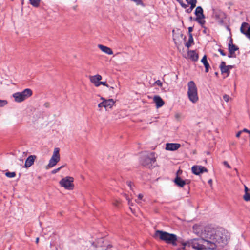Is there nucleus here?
Listing matches in <instances>:
<instances>
[{
    "mask_svg": "<svg viewBox=\"0 0 250 250\" xmlns=\"http://www.w3.org/2000/svg\"><path fill=\"white\" fill-rule=\"evenodd\" d=\"M192 231L201 238L223 244H227L230 238L229 233L224 228L211 225L205 226L202 223L194 224Z\"/></svg>",
    "mask_w": 250,
    "mask_h": 250,
    "instance_id": "nucleus-1",
    "label": "nucleus"
},
{
    "mask_svg": "<svg viewBox=\"0 0 250 250\" xmlns=\"http://www.w3.org/2000/svg\"><path fill=\"white\" fill-rule=\"evenodd\" d=\"M179 247L177 250H214L217 247H223L227 244L218 243L204 238H194L188 240L180 239L178 241Z\"/></svg>",
    "mask_w": 250,
    "mask_h": 250,
    "instance_id": "nucleus-2",
    "label": "nucleus"
},
{
    "mask_svg": "<svg viewBox=\"0 0 250 250\" xmlns=\"http://www.w3.org/2000/svg\"><path fill=\"white\" fill-rule=\"evenodd\" d=\"M152 236L156 240L164 241L167 244H170L174 246H177V242L181 239H178L177 236L174 234L159 230H156ZM178 243L179 244V243Z\"/></svg>",
    "mask_w": 250,
    "mask_h": 250,
    "instance_id": "nucleus-3",
    "label": "nucleus"
},
{
    "mask_svg": "<svg viewBox=\"0 0 250 250\" xmlns=\"http://www.w3.org/2000/svg\"><path fill=\"white\" fill-rule=\"evenodd\" d=\"M187 95L189 101L193 104H195L199 101L197 87L193 81L188 83Z\"/></svg>",
    "mask_w": 250,
    "mask_h": 250,
    "instance_id": "nucleus-4",
    "label": "nucleus"
},
{
    "mask_svg": "<svg viewBox=\"0 0 250 250\" xmlns=\"http://www.w3.org/2000/svg\"><path fill=\"white\" fill-rule=\"evenodd\" d=\"M32 95V91L29 88L24 89L21 92H17L13 94L14 101L17 103H21L30 97Z\"/></svg>",
    "mask_w": 250,
    "mask_h": 250,
    "instance_id": "nucleus-5",
    "label": "nucleus"
},
{
    "mask_svg": "<svg viewBox=\"0 0 250 250\" xmlns=\"http://www.w3.org/2000/svg\"><path fill=\"white\" fill-rule=\"evenodd\" d=\"M60 149L56 147L54 149L53 155L51 157L48 164L46 166V168H52L56 165L57 163L60 160V155L59 153Z\"/></svg>",
    "mask_w": 250,
    "mask_h": 250,
    "instance_id": "nucleus-6",
    "label": "nucleus"
},
{
    "mask_svg": "<svg viewBox=\"0 0 250 250\" xmlns=\"http://www.w3.org/2000/svg\"><path fill=\"white\" fill-rule=\"evenodd\" d=\"M101 100L102 101L98 104L100 111L101 110L103 107H104L106 111L111 109L115 103V102L112 99H106L104 98L101 97Z\"/></svg>",
    "mask_w": 250,
    "mask_h": 250,
    "instance_id": "nucleus-7",
    "label": "nucleus"
},
{
    "mask_svg": "<svg viewBox=\"0 0 250 250\" xmlns=\"http://www.w3.org/2000/svg\"><path fill=\"white\" fill-rule=\"evenodd\" d=\"M74 178L71 176H66L61 179L59 184L62 187L67 190H72L74 188Z\"/></svg>",
    "mask_w": 250,
    "mask_h": 250,
    "instance_id": "nucleus-8",
    "label": "nucleus"
},
{
    "mask_svg": "<svg viewBox=\"0 0 250 250\" xmlns=\"http://www.w3.org/2000/svg\"><path fill=\"white\" fill-rule=\"evenodd\" d=\"M195 14L196 16L195 20L200 24L202 27H204L206 21L205 20V16L203 14V10L201 6H198L196 8Z\"/></svg>",
    "mask_w": 250,
    "mask_h": 250,
    "instance_id": "nucleus-9",
    "label": "nucleus"
},
{
    "mask_svg": "<svg viewBox=\"0 0 250 250\" xmlns=\"http://www.w3.org/2000/svg\"><path fill=\"white\" fill-rule=\"evenodd\" d=\"M192 172L196 175H199L203 172H208V169L203 166L195 165L191 167Z\"/></svg>",
    "mask_w": 250,
    "mask_h": 250,
    "instance_id": "nucleus-10",
    "label": "nucleus"
},
{
    "mask_svg": "<svg viewBox=\"0 0 250 250\" xmlns=\"http://www.w3.org/2000/svg\"><path fill=\"white\" fill-rule=\"evenodd\" d=\"M155 161L156 159L152 153H151L145 158V160L142 162V163L144 166L150 167L152 166Z\"/></svg>",
    "mask_w": 250,
    "mask_h": 250,
    "instance_id": "nucleus-11",
    "label": "nucleus"
},
{
    "mask_svg": "<svg viewBox=\"0 0 250 250\" xmlns=\"http://www.w3.org/2000/svg\"><path fill=\"white\" fill-rule=\"evenodd\" d=\"M240 31L250 40V26L248 23L246 22L242 23L240 28Z\"/></svg>",
    "mask_w": 250,
    "mask_h": 250,
    "instance_id": "nucleus-12",
    "label": "nucleus"
},
{
    "mask_svg": "<svg viewBox=\"0 0 250 250\" xmlns=\"http://www.w3.org/2000/svg\"><path fill=\"white\" fill-rule=\"evenodd\" d=\"M102 76L100 75L97 74L94 76L90 77V82L94 84L96 87L99 86V83L102 80Z\"/></svg>",
    "mask_w": 250,
    "mask_h": 250,
    "instance_id": "nucleus-13",
    "label": "nucleus"
},
{
    "mask_svg": "<svg viewBox=\"0 0 250 250\" xmlns=\"http://www.w3.org/2000/svg\"><path fill=\"white\" fill-rule=\"evenodd\" d=\"M229 54L228 55L229 58H235L236 57L235 52L238 50L239 48L235 45L228 46Z\"/></svg>",
    "mask_w": 250,
    "mask_h": 250,
    "instance_id": "nucleus-14",
    "label": "nucleus"
},
{
    "mask_svg": "<svg viewBox=\"0 0 250 250\" xmlns=\"http://www.w3.org/2000/svg\"><path fill=\"white\" fill-rule=\"evenodd\" d=\"M181 146V145L178 143H167L166 149L167 150L174 151L177 150Z\"/></svg>",
    "mask_w": 250,
    "mask_h": 250,
    "instance_id": "nucleus-15",
    "label": "nucleus"
},
{
    "mask_svg": "<svg viewBox=\"0 0 250 250\" xmlns=\"http://www.w3.org/2000/svg\"><path fill=\"white\" fill-rule=\"evenodd\" d=\"M36 158V156L35 155L29 156L25 161L24 165L25 167L28 168L30 167L32 165H33Z\"/></svg>",
    "mask_w": 250,
    "mask_h": 250,
    "instance_id": "nucleus-16",
    "label": "nucleus"
},
{
    "mask_svg": "<svg viewBox=\"0 0 250 250\" xmlns=\"http://www.w3.org/2000/svg\"><path fill=\"white\" fill-rule=\"evenodd\" d=\"M188 58L192 61H197L198 60V55L194 50H188Z\"/></svg>",
    "mask_w": 250,
    "mask_h": 250,
    "instance_id": "nucleus-17",
    "label": "nucleus"
},
{
    "mask_svg": "<svg viewBox=\"0 0 250 250\" xmlns=\"http://www.w3.org/2000/svg\"><path fill=\"white\" fill-rule=\"evenodd\" d=\"M153 101L156 104L157 108L162 107L164 104V102L159 96H155L153 98Z\"/></svg>",
    "mask_w": 250,
    "mask_h": 250,
    "instance_id": "nucleus-18",
    "label": "nucleus"
},
{
    "mask_svg": "<svg viewBox=\"0 0 250 250\" xmlns=\"http://www.w3.org/2000/svg\"><path fill=\"white\" fill-rule=\"evenodd\" d=\"M98 47L102 52L107 54L112 55L113 54V52L112 49L107 46H104L102 44H98Z\"/></svg>",
    "mask_w": 250,
    "mask_h": 250,
    "instance_id": "nucleus-19",
    "label": "nucleus"
},
{
    "mask_svg": "<svg viewBox=\"0 0 250 250\" xmlns=\"http://www.w3.org/2000/svg\"><path fill=\"white\" fill-rule=\"evenodd\" d=\"M220 68L222 74H226V77L228 76L230 71L229 69V66H226L224 62H222L220 65Z\"/></svg>",
    "mask_w": 250,
    "mask_h": 250,
    "instance_id": "nucleus-20",
    "label": "nucleus"
},
{
    "mask_svg": "<svg viewBox=\"0 0 250 250\" xmlns=\"http://www.w3.org/2000/svg\"><path fill=\"white\" fill-rule=\"evenodd\" d=\"M174 182L179 187H183L186 184V181L182 179L180 177L177 176L174 180Z\"/></svg>",
    "mask_w": 250,
    "mask_h": 250,
    "instance_id": "nucleus-21",
    "label": "nucleus"
},
{
    "mask_svg": "<svg viewBox=\"0 0 250 250\" xmlns=\"http://www.w3.org/2000/svg\"><path fill=\"white\" fill-rule=\"evenodd\" d=\"M216 19L217 21L220 23L223 24L224 22V19L225 18V15L223 12H220L218 14L215 15Z\"/></svg>",
    "mask_w": 250,
    "mask_h": 250,
    "instance_id": "nucleus-22",
    "label": "nucleus"
},
{
    "mask_svg": "<svg viewBox=\"0 0 250 250\" xmlns=\"http://www.w3.org/2000/svg\"><path fill=\"white\" fill-rule=\"evenodd\" d=\"M201 62L204 64L205 67L206 72H208L209 68V64L207 61V58L206 55H205L201 59Z\"/></svg>",
    "mask_w": 250,
    "mask_h": 250,
    "instance_id": "nucleus-23",
    "label": "nucleus"
},
{
    "mask_svg": "<svg viewBox=\"0 0 250 250\" xmlns=\"http://www.w3.org/2000/svg\"><path fill=\"white\" fill-rule=\"evenodd\" d=\"M193 42V38L192 37V35H190V36H189L188 41V42L186 43L185 45L188 48H189L192 43Z\"/></svg>",
    "mask_w": 250,
    "mask_h": 250,
    "instance_id": "nucleus-24",
    "label": "nucleus"
},
{
    "mask_svg": "<svg viewBox=\"0 0 250 250\" xmlns=\"http://www.w3.org/2000/svg\"><path fill=\"white\" fill-rule=\"evenodd\" d=\"M30 1V4L34 6V7H38L39 6L40 3V0H29Z\"/></svg>",
    "mask_w": 250,
    "mask_h": 250,
    "instance_id": "nucleus-25",
    "label": "nucleus"
},
{
    "mask_svg": "<svg viewBox=\"0 0 250 250\" xmlns=\"http://www.w3.org/2000/svg\"><path fill=\"white\" fill-rule=\"evenodd\" d=\"M186 1L189 4H190L191 9H193L196 6V0H186Z\"/></svg>",
    "mask_w": 250,
    "mask_h": 250,
    "instance_id": "nucleus-26",
    "label": "nucleus"
},
{
    "mask_svg": "<svg viewBox=\"0 0 250 250\" xmlns=\"http://www.w3.org/2000/svg\"><path fill=\"white\" fill-rule=\"evenodd\" d=\"M5 175L8 178H13L15 177L16 173L15 172H7Z\"/></svg>",
    "mask_w": 250,
    "mask_h": 250,
    "instance_id": "nucleus-27",
    "label": "nucleus"
},
{
    "mask_svg": "<svg viewBox=\"0 0 250 250\" xmlns=\"http://www.w3.org/2000/svg\"><path fill=\"white\" fill-rule=\"evenodd\" d=\"M243 198L246 201H250V194L249 193H245Z\"/></svg>",
    "mask_w": 250,
    "mask_h": 250,
    "instance_id": "nucleus-28",
    "label": "nucleus"
},
{
    "mask_svg": "<svg viewBox=\"0 0 250 250\" xmlns=\"http://www.w3.org/2000/svg\"><path fill=\"white\" fill-rule=\"evenodd\" d=\"M8 102L5 100H0V107H3L7 104Z\"/></svg>",
    "mask_w": 250,
    "mask_h": 250,
    "instance_id": "nucleus-29",
    "label": "nucleus"
},
{
    "mask_svg": "<svg viewBox=\"0 0 250 250\" xmlns=\"http://www.w3.org/2000/svg\"><path fill=\"white\" fill-rule=\"evenodd\" d=\"M64 167H65V165H63V166H62L60 167L55 169H54L52 171V174H55V173L58 172V171H59L62 168Z\"/></svg>",
    "mask_w": 250,
    "mask_h": 250,
    "instance_id": "nucleus-30",
    "label": "nucleus"
},
{
    "mask_svg": "<svg viewBox=\"0 0 250 250\" xmlns=\"http://www.w3.org/2000/svg\"><path fill=\"white\" fill-rule=\"evenodd\" d=\"M131 1L135 2L137 5H143V3L141 0H131Z\"/></svg>",
    "mask_w": 250,
    "mask_h": 250,
    "instance_id": "nucleus-31",
    "label": "nucleus"
},
{
    "mask_svg": "<svg viewBox=\"0 0 250 250\" xmlns=\"http://www.w3.org/2000/svg\"><path fill=\"white\" fill-rule=\"evenodd\" d=\"M223 99L226 102H229V99H230V97L228 95H227V94H225L223 95Z\"/></svg>",
    "mask_w": 250,
    "mask_h": 250,
    "instance_id": "nucleus-32",
    "label": "nucleus"
},
{
    "mask_svg": "<svg viewBox=\"0 0 250 250\" xmlns=\"http://www.w3.org/2000/svg\"><path fill=\"white\" fill-rule=\"evenodd\" d=\"M100 85H103L104 86H106L107 87H109V85L107 84H106V83L105 82H101V81H100V83H99V86Z\"/></svg>",
    "mask_w": 250,
    "mask_h": 250,
    "instance_id": "nucleus-33",
    "label": "nucleus"
},
{
    "mask_svg": "<svg viewBox=\"0 0 250 250\" xmlns=\"http://www.w3.org/2000/svg\"><path fill=\"white\" fill-rule=\"evenodd\" d=\"M223 164L224 166H225L228 168H231L230 166L228 164V163L227 161H224Z\"/></svg>",
    "mask_w": 250,
    "mask_h": 250,
    "instance_id": "nucleus-34",
    "label": "nucleus"
},
{
    "mask_svg": "<svg viewBox=\"0 0 250 250\" xmlns=\"http://www.w3.org/2000/svg\"><path fill=\"white\" fill-rule=\"evenodd\" d=\"M126 199L128 200V205H129L130 209L132 211V209L131 207V206H132L133 205L132 203L131 202L130 200L129 199H128L127 197H126Z\"/></svg>",
    "mask_w": 250,
    "mask_h": 250,
    "instance_id": "nucleus-35",
    "label": "nucleus"
},
{
    "mask_svg": "<svg viewBox=\"0 0 250 250\" xmlns=\"http://www.w3.org/2000/svg\"><path fill=\"white\" fill-rule=\"evenodd\" d=\"M193 28L192 27H189L188 28L189 36H190V35H192L191 32L193 31Z\"/></svg>",
    "mask_w": 250,
    "mask_h": 250,
    "instance_id": "nucleus-36",
    "label": "nucleus"
},
{
    "mask_svg": "<svg viewBox=\"0 0 250 250\" xmlns=\"http://www.w3.org/2000/svg\"><path fill=\"white\" fill-rule=\"evenodd\" d=\"M155 83H156L157 85H158V86H162V83L161 82V81H160V80H157V81H156L155 82Z\"/></svg>",
    "mask_w": 250,
    "mask_h": 250,
    "instance_id": "nucleus-37",
    "label": "nucleus"
},
{
    "mask_svg": "<svg viewBox=\"0 0 250 250\" xmlns=\"http://www.w3.org/2000/svg\"><path fill=\"white\" fill-rule=\"evenodd\" d=\"M218 51V52H219L220 53V54H221L222 56H226V53L224 52V51L222 49H219Z\"/></svg>",
    "mask_w": 250,
    "mask_h": 250,
    "instance_id": "nucleus-38",
    "label": "nucleus"
},
{
    "mask_svg": "<svg viewBox=\"0 0 250 250\" xmlns=\"http://www.w3.org/2000/svg\"><path fill=\"white\" fill-rule=\"evenodd\" d=\"M234 45V44H233L232 39L231 38H230V40L229 42L228 46H231V45Z\"/></svg>",
    "mask_w": 250,
    "mask_h": 250,
    "instance_id": "nucleus-39",
    "label": "nucleus"
},
{
    "mask_svg": "<svg viewBox=\"0 0 250 250\" xmlns=\"http://www.w3.org/2000/svg\"><path fill=\"white\" fill-rule=\"evenodd\" d=\"M127 185L128 186L130 187V189H132V183H131V182H129L127 183Z\"/></svg>",
    "mask_w": 250,
    "mask_h": 250,
    "instance_id": "nucleus-40",
    "label": "nucleus"
},
{
    "mask_svg": "<svg viewBox=\"0 0 250 250\" xmlns=\"http://www.w3.org/2000/svg\"><path fill=\"white\" fill-rule=\"evenodd\" d=\"M242 131H239L236 135V136L237 137H239L241 133H242Z\"/></svg>",
    "mask_w": 250,
    "mask_h": 250,
    "instance_id": "nucleus-41",
    "label": "nucleus"
},
{
    "mask_svg": "<svg viewBox=\"0 0 250 250\" xmlns=\"http://www.w3.org/2000/svg\"><path fill=\"white\" fill-rule=\"evenodd\" d=\"M138 197L139 199L141 200L143 197V195L142 194H140L138 195Z\"/></svg>",
    "mask_w": 250,
    "mask_h": 250,
    "instance_id": "nucleus-42",
    "label": "nucleus"
},
{
    "mask_svg": "<svg viewBox=\"0 0 250 250\" xmlns=\"http://www.w3.org/2000/svg\"><path fill=\"white\" fill-rule=\"evenodd\" d=\"M245 193H248V188L246 186H245Z\"/></svg>",
    "mask_w": 250,
    "mask_h": 250,
    "instance_id": "nucleus-43",
    "label": "nucleus"
},
{
    "mask_svg": "<svg viewBox=\"0 0 250 250\" xmlns=\"http://www.w3.org/2000/svg\"><path fill=\"white\" fill-rule=\"evenodd\" d=\"M192 10H193V9H191V6H190V7L189 9H187V12H188V13H190V12H191V11H192Z\"/></svg>",
    "mask_w": 250,
    "mask_h": 250,
    "instance_id": "nucleus-44",
    "label": "nucleus"
},
{
    "mask_svg": "<svg viewBox=\"0 0 250 250\" xmlns=\"http://www.w3.org/2000/svg\"><path fill=\"white\" fill-rule=\"evenodd\" d=\"M179 3L181 4V5H182V7H184V8H186V7L187 5H186V4H183V3L181 2V1L180 2H179Z\"/></svg>",
    "mask_w": 250,
    "mask_h": 250,
    "instance_id": "nucleus-45",
    "label": "nucleus"
},
{
    "mask_svg": "<svg viewBox=\"0 0 250 250\" xmlns=\"http://www.w3.org/2000/svg\"><path fill=\"white\" fill-rule=\"evenodd\" d=\"M208 183L210 185V186H211L212 183V180L209 179L208 181Z\"/></svg>",
    "mask_w": 250,
    "mask_h": 250,
    "instance_id": "nucleus-46",
    "label": "nucleus"
},
{
    "mask_svg": "<svg viewBox=\"0 0 250 250\" xmlns=\"http://www.w3.org/2000/svg\"><path fill=\"white\" fill-rule=\"evenodd\" d=\"M99 243H103V239L102 238H101L99 240Z\"/></svg>",
    "mask_w": 250,
    "mask_h": 250,
    "instance_id": "nucleus-47",
    "label": "nucleus"
},
{
    "mask_svg": "<svg viewBox=\"0 0 250 250\" xmlns=\"http://www.w3.org/2000/svg\"><path fill=\"white\" fill-rule=\"evenodd\" d=\"M249 131L250 130H248L247 129H245V128L243 130V132H247V133H248Z\"/></svg>",
    "mask_w": 250,
    "mask_h": 250,
    "instance_id": "nucleus-48",
    "label": "nucleus"
},
{
    "mask_svg": "<svg viewBox=\"0 0 250 250\" xmlns=\"http://www.w3.org/2000/svg\"><path fill=\"white\" fill-rule=\"evenodd\" d=\"M179 117H180V114H176L175 115V117H176V118H179Z\"/></svg>",
    "mask_w": 250,
    "mask_h": 250,
    "instance_id": "nucleus-49",
    "label": "nucleus"
},
{
    "mask_svg": "<svg viewBox=\"0 0 250 250\" xmlns=\"http://www.w3.org/2000/svg\"><path fill=\"white\" fill-rule=\"evenodd\" d=\"M234 171H236V172L237 174V175H238V170H237V169L236 168H235L234 169Z\"/></svg>",
    "mask_w": 250,
    "mask_h": 250,
    "instance_id": "nucleus-50",
    "label": "nucleus"
},
{
    "mask_svg": "<svg viewBox=\"0 0 250 250\" xmlns=\"http://www.w3.org/2000/svg\"><path fill=\"white\" fill-rule=\"evenodd\" d=\"M226 66H229V70L232 68V66H231V65H226Z\"/></svg>",
    "mask_w": 250,
    "mask_h": 250,
    "instance_id": "nucleus-51",
    "label": "nucleus"
},
{
    "mask_svg": "<svg viewBox=\"0 0 250 250\" xmlns=\"http://www.w3.org/2000/svg\"><path fill=\"white\" fill-rule=\"evenodd\" d=\"M39 238H36V242L37 243H38V242H39Z\"/></svg>",
    "mask_w": 250,
    "mask_h": 250,
    "instance_id": "nucleus-52",
    "label": "nucleus"
},
{
    "mask_svg": "<svg viewBox=\"0 0 250 250\" xmlns=\"http://www.w3.org/2000/svg\"><path fill=\"white\" fill-rule=\"evenodd\" d=\"M92 246L93 247H97V246L96 245H95L94 244H93Z\"/></svg>",
    "mask_w": 250,
    "mask_h": 250,
    "instance_id": "nucleus-53",
    "label": "nucleus"
},
{
    "mask_svg": "<svg viewBox=\"0 0 250 250\" xmlns=\"http://www.w3.org/2000/svg\"><path fill=\"white\" fill-rule=\"evenodd\" d=\"M110 89H114V87H109Z\"/></svg>",
    "mask_w": 250,
    "mask_h": 250,
    "instance_id": "nucleus-54",
    "label": "nucleus"
},
{
    "mask_svg": "<svg viewBox=\"0 0 250 250\" xmlns=\"http://www.w3.org/2000/svg\"><path fill=\"white\" fill-rule=\"evenodd\" d=\"M114 205L115 206H117L118 205V202L114 203Z\"/></svg>",
    "mask_w": 250,
    "mask_h": 250,
    "instance_id": "nucleus-55",
    "label": "nucleus"
},
{
    "mask_svg": "<svg viewBox=\"0 0 250 250\" xmlns=\"http://www.w3.org/2000/svg\"><path fill=\"white\" fill-rule=\"evenodd\" d=\"M178 2H180L181 0H176Z\"/></svg>",
    "mask_w": 250,
    "mask_h": 250,
    "instance_id": "nucleus-56",
    "label": "nucleus"
},
{
    "mask_svg": "<svg viewBox=\"0 0 250 250\" xmlns=\"http://www.w3.org/2000/svg\"><path fill=\"white\" fill-rule=\"evenodd\" d=\"M248 133H249L250 136V130L249 131Z\"/></svg>",
    "mask_w": 250,
    "mask_h": 250,
    "instance_id": "nucleus-57",
    "label": "nucleus"
},
{
    "mask_svg": "<svg viewBox=\"0 0 250 250\" xmlns=\"http://www.w3.org/2000/svg\"><path fill=\"white\" fill-rule=\"evenodd\" d=\"M12 1H13L14 0H11Z\"/></svg>",
    "mask_w": 250,
    "mask_h": 250,
    "instance_id": "nucleus-58",
    "label": "nucleus"
}]
</instances>
